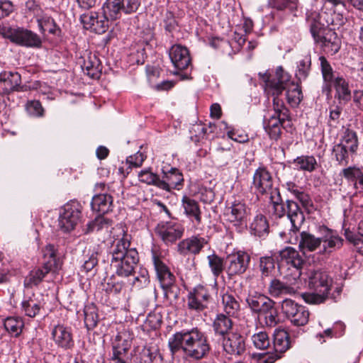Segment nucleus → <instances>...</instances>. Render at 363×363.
Here are the masks:
<instances>
[{"label":"nucleus","instance_id":"1","mask_svg":"<svg viewBox=\"0 0 363 363\" xmlns=\"http://www.w3.org/2000/svg\"><path fill=\"white\" fill-rule=\"evenodd\" d=\"M168 346L172 363H189L188 359L199 361L206 358L211 350L208 335L197 327L176 332L169 338Z\"/></svg>","mask_w":363,"mask_h":363},{"label":"nucleus","instance_id":"2","mask_svg":"<svg viewBox=\"0 0 363 363\" xmlns=\"http://www.w3.org/2000/svg\"><path fill=\"white\" fill-rule=\"evenodd\" d=\"M323 12L311 11L307 14V22L315 41L321 43L327 52L334 55L340 48V40L335 32L327 28L329 21L323 19Z\"/></svg>","mask_w":363,"mask_h":363},{"label":"nucleus","instance_id":"3","mask_svg":"<svg viewBox=\"0 0 363 363\" xmlns=\"http://www.w3.org/2000/svg\"><path fill=\"white\" fill-rule=\"evenodd\" d=\"M266 89L272 95H279L286 90V99L291 106H298L303 98L298 85L290 81V76L281 67H277L274 78L266 80Z\"/></svg>","mask_w":363,"mask_h":363},{"label":"nucleus","instance_id":"4","mask_svg":"<svg viewBox=\"0 0 363 363\" xmlns=\"http://www.w3.org/2000/svg\"><path fill=\"white\" fill-rule=\"evenodd\" d=\"M359 146L357 133L350 128H347L342 136L340 143L334 145L333 155L336 161L340 165L346 166L350 159L352 160Z\"/></svg>","mask_w":363,"mask_h":363},{"label":"nucleus","instance_id":"5","mask_svg":"<svg viewBox=\"0 0 363 363\" xmlns=\"http://www.w3.org/2000/svg\"><path fill=\"white\" fill-rule=\"evenodd\" d=\"M152 261L156 271L157 279L164 291V296L167 298H177V293L174 291L175 277L170 272L169 268L164 262L162 258L156 253L152 255Z\"/></svg>","mask_w":363,"mask_h":363},{"label":"nucleus","instance_id":"6","mask_svg":"<svg viewBox=\"0 0 363 363\" xmlns=\"http://www.w3.org/2000/svg\"><path fill=\"white\" fill-rule=\"evenodd\" d=\"M114 230L116 234L113 235L115 240L110 251L111 264L125 261L129 254V250L132 248L130 247L131 236L127 233L125 226L117 225Z\"/></svg>","mask_w":363,"mask_h":363},{"label":"nucleus","instance_id":"7","mask_svg":"<svg viewBox=\"0 0 363 363\" xmlns=\"http://www.w3.org/2000/svg\"><path fill=\"white\" fill-rule=\"evenodd\" d=\"M250 211L245 203L241 200H235L227 206L224 211V218L234 226H246Z\"/></svg>","mask_w":363,"mask_h":363},{"label":"nucleus","instance_id":"8","mask_svg":"<svg viewBox=\"0 0 363 363\" xmlns=\"http://www.w3.org/2000/svg\"><path fill=\"white\" fill-rule=\"evenodd\" d=\"M250 259V255L244 251H238L228 255L225 267L228 277L232 278L244 274L249 267Z\"/></svg>","mask_w":363,"mask_h":363},{"label":"nucleus","instance_id":"9","mask_svg":"<svg viewBox=\"0 0 363 363\" xmlns=\"http://www.w3.org/2000/svg\"><path fill=\"white\" fill-rule=\"evenodd\" d=\"M81 211L77 203L65 204L59 217V227L64 232L72 230L79 221Z\"/></svg>","mask_w":363,"mask_h":363},{"label":"nucleus","instance_id":"10","mask_svg":"<svg viewBox=\"0 0 363 363\" xmlns=\"http://www.w3.org/2000/svg\"><path fill=\"white\" fill-rule=\"evenodd\" d=\"M252 184L257 194L268 196L273 195L274 191L279 190L273 187L272 174L264 167H259L255 171Z\"/></svg>","mask_w":363,"mask_h":363},{"label":"nucleus","instance_id":"11","mask_svg":"<svg viewBox=\"0 0 363 363\" xmlns=\"http://www.w3.org/2000/svg\"><path fill=\"white\" fill-rule=\"evenodd\" d=\"M280 262L281 264H286L295 269L293 274L294 279H298L301 275V269L306 262L299 252L291 247H286L279 252Z\"/></svg>","mask_w":363,"mask_h":363},{"label":"nucleus","instance_id":"12","mask_svg":"<svg viewBox=\"0 0 363 363\" xmlns=\"http://www.w3.org/2000/svg\"><path fill=\"white\" fill-rule=\"evenodd\" d=\"M184 232V226L174 221L159 224L156 228V233L167 245L172 244L181 238Z\"/></svg>","mask_w":363,"mask_h":363},{"label":"nucleus","instance_id":"13","mask_svg":"<svg viewBox=\"0 0 363 363\" xmlns=\"http://www.w3.org/2000/svg\"><path fill=\"white\" fill-rule=\"evenodd\" d=\"M223 350L232 355H241L245 351V337L238 332H230L223 338Z\"/></svg>","mask_w":363,"mask_h":363},{"label":"nucleus","instance_id":"14","mask_svg":"<svg viewBox=\"0 0 363 363\" xmlns=\"http://www.w3.org/2000/svg\"><path fill=\"white\" fill-rule=\"evenodd\" d=\"M139 261L138 251L135 248L129 250V254L126 259L121 262L111 264V267L115 270L116 274L122 277H127L133 274L134 269Z\"/></svg>","mask_w":363,"mask_h":363},{"label":"nucleus","instance_id":"15","mask_svg":"<svg viewBox=\"0 0 363 363\" xmlns=\"http://www.w3.org/2000/svg\"><path fill=\"white\" fill-rule=\"evenodd\" d=\"M11 42L18 45L29 48H39L42 43L40 38L36 33L23 28L15 29Z\"/></svg>","mask_w":363,"mask_h":363},{"label":"nucleus","instance_id":"16","mask_svg":"<svg viewBox=\"0 0 363 363\" xmlns=\"http://www.w3.org/2000/svg\"><path fill=\"white\" fill-rule=\"evenodd\" d=\"M169 55L174 67L178 70H184L191 65L189 52L186 47L181 45H172Z\"/></svg>","mask_w":363,"mask_h":363},{"label":"nucleus","instance_id":"17","mask_svg":"<svg viewBox=\"0 0 363 363\" xmlns=\"http://www.w3.org/2000/svg\"><path fill=\"white\" fill-rule=\"evenodd\" d=\"M163 176L157 184V187L170 191L172 189H177L182 185L184 178L182 172L177 168L172 167L169 170L162 169Z\"/></svg>","mask_w":363,"mask_h":363},{"label":"nucleus","instance_id":"18","mask_svg":"<svg viewBox=\"0 0 363 363\" xmlns=\"http://www.w3.org/2000/svg\"><path fill=\"white\" fill-rule=\"evenodd\" d=\"M331 285L332 279L325 272L313 271L308 276V286L315 291L329 294Z\"/></svg>","mask_w":363,"mask_h":363},{"label":"nucleus","instance_id":"19","mask_svg":"<svg viewBox=\"0 0 363 363\" xmlns=\"http://www.w3.org/2000/svg\"><path fill=\"white\" fill-rule=\"evenodd\" d=\"M21 77L16 72H2L0 73V94H9L20 90Z\"/></svg>","mask_w":363,"mask_h":363},{"label":"nucleus","instance_id":"20","mask_svg":"<svg viewBox=\"0 0 363 363\" xmlns=\"http://www.w3.org/2000/svg\"><path fill=\"white\" fill-rule=\"evenodd\" d=\"M206 244L207 241L205 238L198 236H191L179 242L177 251L179 254L183 255L189 254L196 255L200 252L201 249Z\"/></svg>","mask_w":363,"mask_h":363},{"label":"nucleus","instance_id":"21","mask_svg":"<svg viewBox=\"0 0 363 363\" xmlns=\"http://www.w3.org/2000/svg\"><path fill=\"white\" fill-rule=\"evenodd\" d=\"M246 302L252 313L260 315L270 305L275 302L268 296L257 292L249 294Z\"/></svg>","mask_w":363,"mask_h":363},{"label":"nucleus","instance_id":"22","mask_svg":"<svg viewBox=\"0 0 363 363\" xmlns=\"http://www.w3.org/2000/svg\"><path fill=\"white\" fill-rule=\"evenodd\" d=\"M325 235L321 237L323 248L320 254L329 255L342 246L343 239L328 228H325Z\"/></svg>","mask_w":363,"mask_h":363},{"label":"nucleus","instance_id":"23","mask_svg":"<svg viewBox=\"0 0 363 363\" xmlns=\"http://www.w3.org/2000/svg\"><path fill=\"white\" fill-rule=\"evenodd\" d=\"M342 176L353 186L355 194H363V169L356 167H349L342 169Z\"/></svg>","mask_w":363,"mask_h":363},{"label":"nucleus","instance_id":"24","mask_svg":"<svg viewBox=\"0 0 363 363\" xmlns=\"http://www.w3.org/2000/svg\"><path fill=\"white\" fill-rule=\"evenodd\" d=\"M52 335L55 344L63 349H69L74 345L70 331L63 325L55 326Z\"/></svg>","mask_w":363,"mask_h":363},{"label":"nucleus","instance_id":"25","mask_svg":"<svg viewBox=\"0 0 363 363\" xmlns=\"http://www.w3.org/2000/svg\"><path fill=\"white\" fill-rule=\"evenodd\" d=\"M286 215L291 221L293 230H298L305 218L297 203L291 200L286 201Z\"/></svg>","mask_w":363,"mask_h":363},{"label":"nucleus","instance_id":"26","mask_svg":"<svg viewBox=\"0 0 363 363\" xmlns=\"http://www.w3.org/2000/svg\"><path fill=\"white\" fill-rule=\"evenodd\" d=\"M94 211L105 214L112 210L113 197L108 194H99L92 198L91 203Z\"/></svg>","mask_w":363,"mask_h":363},{"label":"nucleus","instance_id":"27","mask_svg":"<svg viewBox=\"0 0 363 363\" xmlns=\"http://www.w3.org/2000/svg\"><path fill=\"white\" fill-rule=\"evenodd\" d=\"M268 294L274 298L283 296L293 295L296 290L291 285L287 284L278 279H273L268 286Z\"/></svg>","mask_w":363,"mask_h":363},{"label":"nucleus","instance_id":"28","mask_svg":"<svg viewBox=\"0 0 363 363\" xmlns=\"http://www.w3.org/2000/svg\"><path fill=\"white\" fill-rule=\"evenodd\" d=\"M321 243V238H317L309 232L303 231L300 234L298 247L303 253L315 251L320 247Z\"/></svg>","mask_w":363,"mask_h":363},{"label":"nucleus","instance_id":"29","mask_svg":"<svg viewBox=\"0 0 363 363\" xmlns=\"http://www.w3.org/2000/svg\"><path fill=\"white\" fill-rule=\"evenodd\" d=\"M230 316L224 313H218L213 322V329L216 335L224 337L230 333L233 328V321Z\"/></svg>","mask_w":363,"mask_h":363},{"label":"nucleus","instance_id":"30","mask_svg":"<svg viewBox=\"0 0 363 363\" xmlns=\"http://www.w3.org/2000/svg\"><path fill=\"white\" fill-rule=\"evenodd\" d=\"M129 345L128 341L124 340L120 343V337L116 336V341L113 345V356L110 363H126L128 359V351Z\"/></svg>","mask_w":363,"mask_h":363},{"label":"nucleus","instance_id":"31","mask_svg":"<svg viewBox=\"0 0 363 363\" xmlns=\"http://www.w3.org/2000/svg\"><path fill=\"white\" fill-rule=\"evenodd\" d=\"M274 350L282 354L290 348L291 343L288 333L284 329H277L274 333Z\"/></svg>","mask_w":363,"mask_h":363},{"label":"nucleus","instance_id":"32","mask_svg":"<svg viewBox=\"0 0 363 363\" xmlns=\"http://www.w3.org/2000/svg\"><path fill=\"white\" fill-rule=\"evenodd\" d=\"M333 83L335 89V97L340 101L348 102L351 98V91L348 82L341 76H337Z\"/></svg>","mask_w":363,"mask_h":363},{"label":"nucleus","instance_id":"33","mask_svg":"<svg viewBox=\"0 0 363 363\" xmlns=\"http://www.w3.org/2000/svg\"><path fill=\"white\" fill-rule=\"evenodd\" d=\"M286 119L285 114H281L279 116H272L269 118L264 128L271 139L277 140L279 138L281 133V125Z\"/></svg>","mask_w":363,"mask_h":363},{"label":"nucleus","instance_id":"34","mask_svg":"<svg viewBox=\"0 0 363 363\" xmlns=\"http://www.w3.org/2000/svg\"><path fill=\"white\" fill-rule=\"evenodd\" d=\"M222 304L225 315L228 316L235 317L240 311V303L231 294L225 293L223 294Z\"/></svg>","mask_w":363,"mask_h":363},{"label":"nucleus","instance_id":"35","mask_svg":"<svg viewBox=\"0 0 363 363\" xmlns=\"http://www.w3.org/2000/svg\"><path fill=\"white\" fill-rule=\"evenodd\" d=\"M103 18H110L113 21L120 18L122 11L121 0H106L103 7Z\"/></svg>","mask_w":363,"mask_h":363},{"label":"nucleus","instance_id":"36","mask_svg":"<svg viewBox=\"0 0 363 363\" xmlns=\"http://www.w3.org/2000/svg\"><path fill=\"white\" fill-rule=\"evenodd\" d=\"M251 232L257 236L262 237L269 233V224L267 218L262 214L257 215L250 224Z\"/></svg>","mask_w":363,"mask_h":363},{"label":"nucleus","instance_id":"37","mask_svg":"<svg viewBox=\"0 0 363 363\" xmlns=\"http://www.w3.org/2000/svg\"><path fill=\"white\" fill-rule=\"evenodd\" d=\"M182 206L187 216L194 217L198 223L201 222V211L195 200L184 196L182 198Z\"/></svg>","mask_w":363,"mask_h":363},{"label":"nucleus","instance_id":"38","mask_svg":"<svg viewBox=\"0 0 363 363\" xmlns=\"http://www.w3.org/2000/svg\"><path fill=\"white\" fill-rule=\"evenodd\" d=\"M259 270L262 278L268 277L272 275L275 270V260L272 256H263L259 258Z\"/></svg>","mask_w":363,"mask_h":363},{"label":"nucleus","instance_id":"39","mask_svg":"<svg viewBox=\"0 0 363 363\" xmlns=\"http://www.w3.org/2000/svg\"><path fill=\"white\" fill-rule=\"evenodd\" d=\"M4 328L11 335L18 337L22 332L24 323L21 318L9 317L4 320Z\"/></svg>","mask_w":363,"mask_h":363},{"label":"nucleus","instance_id":"40","mask_svg":"<svg viewBox=\"0 0 363 363\" xmlns=\"http://www.w3.org/2000/svg\"><path fill=\"white\" fill-rule=\"evenodd\" d=\"M52 269L49 267H46V266L43 264L42 269H37L31 271L26 279V285L28 286L38 285L42 281L45 276Z\"/></svg>","mask_w":363,"mask_h":363},{"label":"nucleus","instance_id":"41","mask_svg":"<svg viewBox=\"0 0 363 363\" xmlns=\"http://www.w3.org/2000/svg\"><path fill=\"white\" fill-rule=\"evenodd\" d=\"M43 257L45 262L43 263L46 267L52 269H57L59 267V261L56 257V250L53 245L49 244L43 250Z\"/></svg>","mask_w":363,"mask_h":363},{"label":"nucleus","instance_id":"42","mask_svg":"<svg viewBox=\"0 0 363 363\" xmlns=\"http://www.w3.org/2000/svg\"><path fill=\"white\" fill-rule=\"evenodd\" d=\"M83 257L84 264L82 267L86 272L93 269L94 267L97 265L98 252H96L94 249L86 247L84 250Z\"/></svg>","mask_w":363,"mask_h":363},{"label":"nucleus","instance_id":"43","mask_svg":"<svg viewBox=\"0 0 363 363\" xmlns=\"http://www.w3.org/2000/svg\"><path fill=\"white\" fill-rule=\"evenodd\" d=\"M84 69L86 71L87 75L91 78H98L100 76L101 65L95 56L89 57L87 60L84 61Z\"/></svg>","mask_w":363,"mask_h":363},{"label":"nucleus","instance_id":"44","mask_svg":"<svg viewBox=\"0 0 363 363\" xmlns=\"http://www.w3.org/2000/svg\"><path fill=\"white\" fill-rule=\"evenodd\" d=\"M271 203L273 205L274 213L279 217H282L286 214V205L282 203L279 190L274 191V194L269 196Z\"/></svg>","mask_w":363,"mask_h":363},{"label":"nucleus","instance_id":"45","mask_svg":"<svg viewBox=\"0 0 363 363\" xmlns=\"http://www.w3.org/2000/svg\"><path fill=\"white\" fill-rule=\"evenodd\" d=\"M264 318L267 327H274L279 322L278 311L275 304H272L259 315Z\"/></svg>","mask_w":363,"mask_h":363},{"label":"nucleus","instance_id":"46","mask_svg":"<svg viewBox=\"0 0 363 363\" xmlns=\"http://www.w3.org/2000/svg\"><path fill=\"white\" fill-rule=\"evenodd\" d=\"M208 265L213 274L218 277L224 269L223 260L215 253L207 257Z\"/></svg>","mask_w":363,"mask_h":363},{"label":"nucleus","instance_id":"47","mask_svg":"<svg viewBox=\"0 0 363 363\" xmlns=\"http://www.w3.org/2000/svg\"><path fill=\"white\" fill-rule=\"evenodd\" d=\"M328 293L315 291L311 293H303L301 296L303 299L309 304H320L324 303L328 297Z\"/></svg>","mask_w":363,"mask_h":363},{"label":"nucleus","instance_id":"48","mask_svg":"<svg viewBox=\"0 0 363 363\" xmlns=\"http://www.w3.org/2000/svg\"><path fill=\"white\" fill-rule=\"evenodd\" d=\"M311 57L310 55H305L302 60H300L298 65V70L296 77L299 80L305 79L311 70Z\"/></svg>","mask_w":363,"mask_h":363},{"label":"nucleus","instance_id":"49","mask_svg":"<svg viewBox=\"0 0 363 363\" xmlns=\"http://www.w3.org/2000/svg\"><path fill=\"white\" fill-rule=\"evenodd\" d=\"M294 164L302 170L312 172L315 169L316 160L312 156H301L294 160Z\"/></svg>","mask_w":363,"mask_h":363},{"label":"nucleus","instance_id":"50","mask_svg":"<svg viewBox=\"0 0 363 363\" xmlns=\"http://www.w3.org/2000/svg\"><path fill=\"white\" fill-rule=\"evenodd\" d=\"M254 346L258 350H265L270 345V340L266 332H259L254 334L252 337Z\"/></svg>","mask_w":363,"mask_h":363},{"label":"nucleus","instance_id":"51","mask_svg":"<svg viewBox=\"0 0 363 363\" xmlns=\"http://www.w3.org/2000/svg\"><path fill=\"white\" fill-rule=\"evenodd\" d=\"M22 308L25 314L29 317H35L40 311V303L32 298L22 302Z\"/></svg>","mask_w":363,"mask_h":363},{"label":"nucleus","instance_id":"52","mask_svg":"<svg viewBox=\"0 0 363 363\" xmlns=\"http://www.w3.org/2000/svg\"><path fill=\"white\" fill-rule=\"evenodd\" d=\"M139 181L147 185H153L157 187L160 177L157 174L152 172L149 169L141 170L138 173Z\"/></svg>","mask_w":363,"mask_h":363},{"label":"nucleus","instance_id":"53","mask_svg":"<svg viewBox=\"0 0 363 363\" xmlns=\"http://www.w3.org/2000/svg\"><path fill=\"white\" fill-rule=\"evenodd\" d=\"M303 307V306L298 305L291 299L286 298L281 303L282 312L289 319L293 317L299 311L300 308Z\"/></svg>","mask_w":363,"mask_h":363},{"label":"nucleus","instance_id":"54","mask_svg":"<svg viewBox=\"0 0 363 363\" xmlns=\"http://www.w3.org/2000/svg\"><path fill=\"white\" fill-rule=\"evenodd\" d=\"M319 60L324 81L327 83H333L336 77L334 76L330 65L324 56H320Z\"/></svg>","mask_w":363,"mask_h":363},{"label":"nucleus","instance_id":"55","mask_svg":"<svg viewBox=\"0 0 363 363\" xmlns=\"http://www.w3.org/2000/svg\"><path fill=\"white\" fill-rule=\"evenodd\" d=\"M298 0H269V5L278 11L296 9Z\"/></svg>","mask_w":363,"mask_h":363},{"label":"nucleus","instance_id":"56","mask_svg":"<svg viewBox=\"0 0 363 363\" xmlns=\"http://www.w3.org/2000/svg\"><path fill=\"white\" fill-rule=\"evenodd\" d=\"M98 320V315L94 308H85L84 323L88 330H91L94 328L97 325Z\"/></svg>","mask_w":363,"mask_h":363},{"label":"nucleus","instance_id":"57","mask_svg":"<svg viewBox=\"0 0 363 363\" xmlns=\"http://www.w3.org/2000/svg\"><path fill=\"white\" fill-rule=\"evenodd\" d=\"M191 292L197 299L203 303V304L206 306V308H207L208 303L211 299V294L208 288L202 285H198Z\"/></svg>","mask_w":363,"mask_h":363},{"label":"nucleus","instance_id":"58","mask_svg":"<svg viewBox=\"0 0 363 363\" xmlns=\"http://www.w3.org/2000/svg\"><path fill=\"white\" fill-rule=\"evenodd\" d=\"M308 318L309 312L303 306V308H300L299 311L289 320L294 325L301 326L308 323Z\"/></svg>","mask_w":363,"mask_h":363},{"label":"nucleus","instance_id":"59","mask_svg":"<svg viewBox=\"0 0 363 363\" xmlns=\"http://www.w3.org/2000/svg\"><path fill=\"white\" fill-rule=\"evenodd\" d=\"M104 228H108V222L102 216H99L87 225L86 233L99 231Z\"/></svg>","mask_w":363,"mask_h":363},{"label":"nucleus","instance_id":"60","mask_svg":"<svg viewBox=\"0 0 363 363\" xmlns=\"http://www.w3.org/2000/svg\"><path fill=\"white\" fill-rule=\"evenodd\" d=\"M157 357H160L157 350L144 347L139 354L140 363H152Z\"/></svg>","mask_w":363,"mask_h":363},{"label":"nucleus","instance_id":"61","mask_svg":"<svg viewBox=\"0 0 363 363\" xmlns=\"http://www.w3.org/2000/svg\"><path fill=\"white\" fill-rule=\"evenodd\" d=\"M187 307L191 311L201 312L206 309V306L203 304L190 291L187 296Z\"/></svg>","mask_w":363,"mask_h":363},{"label":"nucleus","instance_id":"62","mask_svg":"<svg viewBox=\"0 0 363 363\" xmlns=\"http://www.w3.org/2000/svg\"><path fill=\"white\" fill-rule=\"evenodd\" d=\"M122 11L125 14L136 12L140 5V0H121Z\"/></svg>","mask_w":363,"mask_h":363},{"label":"nucleus","instance_id":"63","mask_svg":"<svg viewBox=\"0 0 363 363\" xmlns=\"http://www.w3.org/2000/svg\"><path fill=\"white\" fill-rule=\"evenodd\" d=\"M26 110L28 113L33 116H42L43 115V108L39 101H30L26 104Z\"/></svg>","mask_w":363,"mask_h":363},{"label":"nucleus","instance_id":"64","mask_svg":"<svg viewBox=\"0 0 363 363\" xmlns=\"http://www.w3.org/2000/svg\"><path fill=\"white\" fill-rule=\"evenodd\" d=\"M345 235L346 239L353 243L357 247V250L363 254V240L359 238L357 235L349 230H345Z\"/></svg>","mask_w":363,"mask_h":363}]
</instances>
